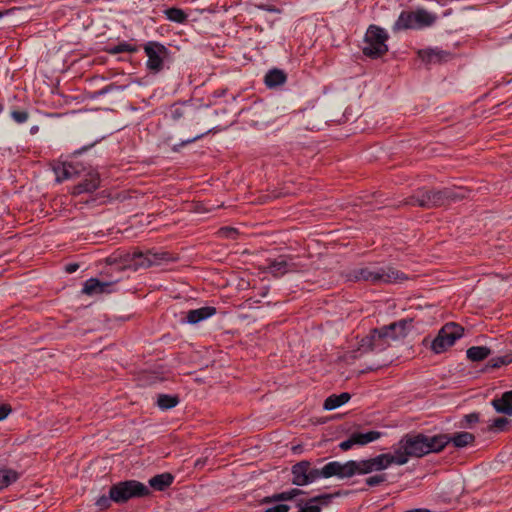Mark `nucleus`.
Returning <instances> with one entry per match:
<instances>
[{"label":"nucleus","mask_w":512,"mask_h":512,"mask_svg":"<svg viewBox=\"0 0 512 512\" xmlns=\"http://www.w3.org/2000/svg\"><path fill=\"white\" fill-rule=\"evenodd\" d=\"M220 232L228 238H235V235L237 234V230L231 227L222 228Z\"/></svg>","instance_id":"a19ab883"},{"label":"nucleus","mask_w":512,"mask_h":512,"mask_svg":"<svg viewBox=\"0 0 512 512\" xmlns=\"http://www.w3.org/2000/svg\"><path fill=\"white\" fill-rule=\"evenodd\" d=\"M206 133H202V134H199V135H196L195 137L191 138V139H187L185 141H182L178 146H184V145H187L189 143H192L200 138H202Z\"/></svg>","instance_id":"c03bdc74"},{"label":"nucleus","mask_w":512,"mask_h":512,"mask_svg":"<svg viewBox=\"0 0 512 512\" xmlns=\"http://www.w3.org/2000/svg\"><path fill=\"white\" fill-rule=\"evenodd\" d=\"M290 506L287 504H277L273 507L266 509L264 512H288Z\"/></svg>","instance_id":"e433bc0d"},{"label":"nucleus","mask_w":512,"mask_h":512,"mask_svg":"<svg viewBox=\"0 0 512 512\" xmlns=\"http://www.w3.org/2000/svg\"><path fill=\"white\" fill-rule=\"evenodd\" d=\"M111 502H113L112 498H111V495L109 494V496H101L97 499L96 501V506L100 509V510H105L107 509L108 507H110L111 505Z\"/></svg>","instance_id":"f704fd0d"},{"label":"nucleus","mask_w":512,"mask_h":512,"mask_svg":"<svg viewBox=\"0 0 512 512\" xmlns=\"http://www.w3.org/2000/svg\"><path fill=\"white\" fill-rule=\"evenodd\" d=\"M290 506L287 504H277L273 507L266 509L264 512H288Z\"/></svg>","instance_id":"4c0bfd02"},{"label":"nucleus","mask_w":512,"mask_h":512,"mask_svg":"<svg viewBox=\"0 0 512 512\" xmlns=\"http://www.w3.org/2000/svg\"><path fill=\"white\" fill-rule=\"evenodd\" d=\"M79 264L77 263H69L65 266V271L69 274L74 273L78 270Z\"/></svg>","instance_id":"37998d69"},{"label":"nucleus","mask_w":512,"mask_h":512,"mask_svg":"<svg viewBox=\"0 0 512 512\" xmlns=\"http://www.w3.org/2000/svg\"><path fill=\"white\" fill-rule=\"evenodd\" d=\"M3 15H4V13L0 11V18H1Z\"/></svg>","instance_id":"8fccbe9b"},{"label":"nucleus","mask_w":512,"mask_h":512,"mask_svg":"<svg viewBox=\"0 0 512 512\" xmlns=\"http://www.w3.org/2000/svg\"><path fill=\"white\" fill-rule=\"evenodd\" d=\"M419 57L426 63H442L452 58V54L440 49H425L418 52Z\"/></svg>","instance_id":"4468645a"},{"label":"nucleus","mask_w":512,"mask_h":512,"mask_svg":"<svg viewBox=\"0 0 512 512\" xmlns=\"http://www.w3.org/2000/svg\"><path fill=\"white\" fill-rule=\"evenodd\" d=\"M436 16L425 9H417L413 12L403 11L393 25V31L406 29H421L434 24Z\"/></svg>","instance_id":"423d86ee"},{"label":"nucleus","mask_w":512,"mask_h":512,"mask_svg":"<svg viewBox=\"0 0 512 512\" xmlns=\"http://www.w3.org/2000/svg\"><path fill=\"white\" fill-rule=\"evenodd\" d=\"M287 76L283 70L274 68L267 72L264 82L267 87L275 88L286 82Z\"/></svg>","instance_id":"a211bd4d"},{"label":"nucleus","mask_w":512,"mask_h":512,"mask_svg":"<svg viewBox=\"0 0 512 512\" xmlns=\"http://www.w3.org/2000/svg\"><path fill=\"white\" fill-rule=\"evenodd\" d=\"M351 396L349 393L344 392L339 395H331L324 402V409L334 410L350 400Z\"/></svg>","instance_id":"5701e85b"},{"label":"nucleus","mask_w":512,"mask_h":512,"mask_svg":"<svg viewBox=\"0 0 512 512\" xmlns=\"http://www.w3.org/2000/svg\"><path fill=\"white\" fill-rule=\"evenodd\" d=\"M387 481V475L385 473L375 474L365 479L366 485L370 487L380 486Z\"/></svg>","instance_id":"7c9ffc66"},{"label":"nucleus","mask_w":512,"mask_h":512,"mask_svg":"<svg viewBox=\"0 0 512 512\" xmlns=\"http://www.w3.org/2000/svg\"><path fill=\"white\" fill-rule=\"evenodd\" d=\"M173 476L170 473H162L152 477L149 480V485L157 491H163L169 487L173 482Z\"/></svg>","instance_id":"4be33fe9"},{"label":"nucleus","mask_w":512,"mask_h":512,"mask_svg":"<svg viewBox=\"0 0 512 512\" xmlns=\"http://www.w3.org/2000/svg\"><path fill=\"white\" fill-rule=\"evenodd\" d=\"M352 436L355 445H366L379 439L381 437V433L378 431H368L365 433L354 432L352 433Z\"/></svg>","instance_id":"393cba45"},{"label":"nucleus","mask_w":512,"mask_h":512,"mask_svg":"<svg viewBox=\"0 0 512 512\" xmlns=\"http://www.w3.org/2000/svg\"><path fill=\"white\" fill-rule=\"evenodd\" d=\"M508 424V419L505 417H499L493 420V422L490 424L489 428L494 429L497 431H502L505 426Z\"/></svg>","instance_id":"72a5a7b5"},{"label":"nucleus","mask_w":512,"mask_h":512,"mask_svg":"<svg viewBox=\"0 0 512 512\" xmlns=\"http://www.w3.org/2000/svg\"><path fill=\"white\" fill-rule=\"evenodd\" d=\"M173 150H174V151H178V146H174V147H173Z\"/></svg>","instance_id":"09e8293b"},{"label":"nucleus","mask_w":512,"mask_h":512,"mask_svg":"<svg viewBox=\"0 0 512 512\" xmlns=\"http://www.w3.org/2000/svg\"><path fill=\"white\" fill-rule=\"evenodd\" d=\"M110 285L109 282H101L98 279L90 278L84 283L82 292L86 295L100 294L106 292Z\"/></svg>","instance_id":"6ab92c4d"},{"label":"nucleus","mask_w":512,"mask_h":512,"mask_svg":"<svg viewBox=\"0 0 512 512\" xmlns=\"http://www.w3.org/2000/svg\"><path fill=\"white\" fill-rule=\"evenodd\" d=\"M405 512H431V511L429 509L417 508V509L407 510Z\"/></svg>","instance_id":"de8ad7c7"},{"label":"nucleus","mask_w":512,"mask_h":512,"mask_svg":"<svg viewBox=\"0 0 512 512\" xmlns=\"http://www.w3.org/2000/svg\"><path fill=\"white\" fill-rule=\"evenodd\" d=\"M412 327V319H402L379 329L372 330L371 334L364 338L361 347L369 350H383L391 340H397L407 335Z\"/></svg>","instance_id":"7ed1b4c3"},{"label":"nucleus","mask_w":512,"mask_h":512,"mask_svg":"<svg viewBox=\"0 0 512 512\" xmlns=\"http://www.w3.org/2000/svg\"><path fill=\"white\" fill-rule=\"evenodd\" d=\"M446 438L448 439V443L452 442L453 445L457 448H463L467 445L471 444L475 440V436L469 432H458L453 436H449L447 434Z\"/></svg>","instance_id":"aec40b11"},{"label":"nucleus","mask_w":512,"mask_h":512,"mask_svg":"<svg viewBox=\"0 0 512 512\" xmlns=\"http://www.w3.org/2000/svg\"><path fill=\"white\" fill-rule=\"evenodd\" d=\"M144 51L148 57L147 68L159 72L163 68L164 59L168 55L167 48L158 42L151 41L144 46Z\"/></svg>","instance_id":"9d476101"},{"label":"nucleus","mask_w":512,"mask_h":512,"mask_svg":"<svg viewBox=\"0 0 512 512\" xmlns=\"http://www.w3.org/2000/svg\"><path fill=\"white\" fill-rule=\"evenodd\" d=\"M205 462H206V459H198L196 462H195V466L196 467H203L205 465Z\"/></svg>","instance_id":"49530a36"},{"label":"nucleus","mask_w":512,"mask_h":512,"mask_svg":"<svg viewBox=\"0 0 512 512\" xmlns=\"http://www.w3.org/2000/svg\"><path fill=\"white\" fill-rule=\"evenodd\" d=\"M355 445L354 441H353V436L352 434L350 435V437L345 440V441H342L340 444H339V447L341 450L343 451H347L349 450L350 448H352L353 446Z\"/></svg>","instance_id":"58836bf2"},{"label":"nucleus","mask_w":512,"mask_h":512,"mask_svg":"<svg viewBox=\"0 0 512 512\" xmlns=\"http://www.w3.org/2000/svg\"><path fill=\"white\" fill-rule=\"evenodd\" d=\"M492 405L498 413L512 415V390L505 392L500 398L494 399Z\"/></svg>","instance_id":"f3484780"},{"label":"nucleus","mask_w":512,"mask_h":512,"mask_svg":"<svg viewBox=\"0 0 512 512\" xmlns=\"http://www.w3.org/2000/svg\"><path fill=\"white\" fill-rule=\"evenodd\" d=\"M512 362V355H504L490 360L489 365L492 368H499Z\"/></svg>","instance_id":"473e14b6"},{"label":"nucleus","mask_w":512,"mask_h":512,"mask_svg":"<svg viewBox=\"0 0 512 512\" xmlns=\"http://www.w3.org/2000/svg\"><path fill=\"white\" fill-rule=\"evenodd\" d=\"M347 277L351 281H366L372 284L400 283L408 279L407 275L392 267L356 268L350 271Z\"/></svg>","instance_id":"39448f33"},{"label":"nucleus","mask_w":512,"mask_h":512,"mask_svg":"<svg viewBox=\"0 0 512 512\" xmlns=\"http://www.w3.org/2000/svg\"><path fill=\"white\" fill-rule=\"evenodd\" d=\"M179 403V398L176 395L160 394L158 395L157 405L162 410H167L175 407Z\"/></svg>","instance_id":"bb28decb"},{"label":"nucleus","mask_w":512,"mask_h":512,"mask_svg":"<svg viewBox=\"0 0 512 512\" xmlns=\"http://www.w3.org/2000/svg\"><path fill=\"white\" fill-rule=\"evenodd\" d=\"M137 48L128 43H120L109 50L111 54H118L123 52L133 53L136 52Z\"/></svg>","instance_id":"2f4dec72"},{"label":"nucleus","mask_w":512,"mask_h":512,"mask_svg":"<svg viewBox=\"0 0 512 512\" xmlns=\"http://www.w3.org/2000/svg\"><path fill=\"white\" fill-rule=\"evenodd\" d=\"M304 494V492L301 489L293 488L288 491H284L281 493H275L271 496L264 497L261 500L262 504H268L272 502H282V501H289L295 499L297 496Z\"/></svg>","instance_id":"dca6fc26"},{"label":"nucleus","mask_w":512,"mask_h":512,"mask_svg":"<svg viewBox=\"0 0 512 512\" xmlns=\"http://www.w3.org/2000/svg\"><path fill=\"white\" fill-rule=\"evenodd\" d=\"M469 191L465 188H445L443 190L419 189L407 201V204L431 209L445 205L450 201H458L467 197Z\"/></svg>","instance_id":"20e7f679"},{"label":"nucleus","mask_w":512,"mask_h":512,"mask_svg":"<svg viewBox=\"0 0 512 512\" xmlns=\"http://www.w3.org/2000/svg\"><path fill=\"white\" fill-rule=\"evenodd\" d=\"M479 421V414L478 413H470L464 416L463 422H465L467 425L476 423Z\"/></svg>","instance_id":"ea45409f"},{"label":"nucleus","mask_w":512,"mask_h":512,"mask_svg":"<svg viewBox=\"0 0 512 512\" xmlns=\"http://www.w3.org/2000/svg\"><path fill=\"white\" fill-rule=\"evenodd\" d=\"M192 110L185 105H173L169 110L170 118L178 121L180 118L188 116Z\"/></svg>","instance_id":"c756f323"},{"label":"nucleus","mask_w":512,"mask_h":512,"mask_svg":"<svg viewBox=\"0 0 512 512\" xmlns=\"http://www.w3.org/2000/svg\"><path fill=\"white\" fill-rule=\"evenodd\" d=\"M100 185L99 174L96 171H89L85 179L74 187V194L90 193L95 191Z\"/></svg>","instance_id":"ddd939ff"},{"label":"nucleus","mask_w":512,"mask_h":512,"mask_svg":"<svg viewBox=\"0 0 512 512\" xmlns=\"http://www.w3.org/2000/svg\"><path fill=\"white\" fill-rule=\"evenodd\" d=\"M464 328L457 323L449 322L445 324L438 332L435 339L431 342V349L437 354L446 351L455 341L463 336Z\"/></svg>","instance_id":"1a4fd4ad"},{"label":"nucleus","mask_w":512,"mask_h":512,"mask_svg":"<svg viewBox=\"0 0 512 512\" xmlns=\"http://www.w3.org/2000/svg\"><path fill=\"white\" fill-rule=\"evenodd\" d=\"M355 475H363L360 460H349L345 463L332 461L322 467L302 460L291 467V483L296 486H306L321 478L347 479Z\"/></svg>","instance_id":"f03ea898"},{"label":"nucleus","mask_w":512,"mask_h":512,"mask_svg":"<svg viewBox=\"0 0 512 512\" xmlns=\"http://www.w3.org/2000/svg\"><path fill=\"white\" fill-rule=\"evenodd\" d=\"M332 498V494H323L315 496L309 499L303 505L301 503H298V506L300 507L298 512H321V508L319 505L329 504Z\"/></svg>","instance_id":"2eb2a0df"},{"label":"nucleus","mask_w":512,"mask_h":512,"mask_svg":"<svg viewBox=\"0 0 512 512\" xmlns=\"http://www.w3.org/2000/svg\"><path fill=\"white\" fill-rule=\"evenodd\" d=\"M147 486L136 480H127L116 483L110 487V495L115 503H125L131 498L149 495Z\"/></svg>","instance_id":"0eeeda50"},{"label":"nucleus","mask_w":512,"mask_h":512,"mask_svg":"<svg viewBox=\"0 0 512 512\" xmlns=\"http://www.w3.org/2000/svg\"><path fill=\"white\" fill-rule=\"evenodd\" d=\"M387 40L388 34L384 29L371 25L365 35L363 53L371 58L381 57L388 51Z\"/></svg>","instance_id":"6e6552de"},{"label":"nucleus","mask_w":512,"mask_h":512,"mask_svg":"<svg viewBox=\"0 0 512 512\" xmlns=\"http://www.w3.org/2000/svg\"><path fill=\"white\" fill-rule=\"evenodd\" d=\"M135 257L139 259V261L136 263L138 266L141 267H150L153 265H159L162 260L165 259V254H158V253H147V254H136Z\"/></svg>","instance_id":"412c9836"},{"label":"nucleus","mask_w":512,"mask_h":512,"mask_svg":"<svg viewBox=\"0 0 512 512\" xmlns=\"http://www.w3.org/2000/svg\"><path fill=\"white\" fill-rule=\"evenodd\" d=\"M294 270L295 264L292 262V259L283 255L273 260H268L267 266L264 267V271L270 273L276 278Z\"/></svg>","instance_id":"9b49d317"},{"label":"nucleus","mask_w":512,"mask_h":512,"mask_svg":"<svg viewBox=\"0 0 512 512\" xmlns=\"http://www.w3.org/2000/svg\"><path fill=\"white\" fill-rule=\"evenodd\" d=\"M164 14L168 20L176 23H184L188 17V15L182 9L176 7L166 9Z\"/></svg>","instance_id":"cd10ccee"},{"label":"nucleus","mask_w":512,"mask_h":512,"mask_svg":"<svg viewBox=\"0 0 512 512\" xmlns=\"http://www.w3.org/2000/svg\"><path fill=\"white\" fill-rule=\"evenodd\" d=\"M56 179L58 182H61L66 179L72 178L74 175L78 173L77 169L72 164H62L57 166L55 169Z\"/></svg>","instance_id":"a878e982"},{"label":"nucleus","mask_w":512,"mask_h":512,"mask_svg":"<svg viewBox=\"0 0 512 512\" xmlns=\"http://www.w3.org/2000/svg\"><path fill=\"white\" fill-rule=\"evenodd\" d=\"M491 354V350L485 346H473L466 351L467 358L473 362L482 361Z\"/></svg>","instance_id":"b1692460"},{"label":"nucleus","mask_w":512,"mask_h":512,"mask_svg":"<svg viewBox=\"0 0 512 512\" xmlns=\"http://www.w3.org/2000/svg\"><path fill=\"white\" fill-rule=\"evenodd\" d=\"M18 474L11 469L0 470V490L8 487L11 483L15 482Z\"/></svg>","instance_id":"c85d7f7f"},{"label":"nucleus","mask_w":512,"mask_h":512,"mask_svg":"<svg viewBox=\"0 0 512 512\" xmlns=\"http://www.w3.org/2000/svg\"><path fill=\"white\" fill-rule=\"evenodd\" d=\"M11 117L16 123L22 124L28 120L29 115L26 111H12Z\"/></svg>","instance_id":"c9c22d12"},{"label":"nucleus","mask_w":512,"mask_h":512,"mask_svg":"<svg viewBox=\"0 0 512 512\" xmlns=\"http://www.w3.org/2000/svg\"><path fill=\"white\" fill-rule=\"evenodd\" d=\"M448 444L446 435L426 436L407 434L394 447L393 453H382L375 457L361 459L363 475L381 472L392 464L404 465L410 457H422L431 452H439Z\"/></svg>","instance_id":"f257e3e1"},{"label":"nucleus","mask_w":512,"mask_h":512,"mask_svg":"<svg viewBox=\"0 0 512 512\" xmlns=\"http://www.w3.org/2000/svg\"><path fill=\"white\" fill-rule=\"evenodd\" d=\"M216 313V308L205 306L194 310H189L185 316L181 318V323L197 324L203 320L208 319Z\"/></svg>","instance_id":"f8f14e48"},{"label":"nucleus","mask_w":512,"mask_h":512,"mask_svg":"<svg viewBox=\"0 0 512 512\" xmlns=\"http://www.w3.org/2000/svg\"><path fill=\"white\" fill-rule=\"evenodd\" d=\"M11 412V408L9 405L3 404L0 405V421L5 419L9 413Z\"/></svg>","instance_id":"79ce46f5"},{"label":"nucleus","mask_w":512,"mask_h":512,"mask_svg":"<svg viewBox=\"0 0 512 512\" xmlns=\"http://www.w3.org/2000/svg\"><path fill=\"white\" fill-rule=\"evenodd\" d=\"M112 90V86H107L98 92L99 95H104Z\"/></svg>","instance_id":"a18cd8bd"}]
</instances>
